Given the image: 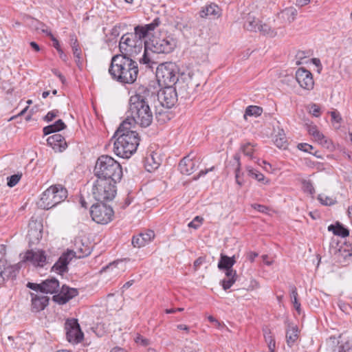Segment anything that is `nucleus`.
I'll use <instances>...</instances> for the list:
<instances>
[{"mask_svg":"<svg viewBox=\"0 0 352 352\" xmlns=\"http://www.w3.org/2000/svg\"><path fill=\"white\" fill-rule=\"evenodd\" d=\"M146 95L148 92H137L131 96L129 100L127 118L124 120L129 122L130 126L135 124L142 127H147L153 121V112L148 104Z\"/></svg>","mask_w":352,"mask_h":352,"instance_id":"f257e3e1","label":"nucleus"},{"mask_svg":"<svg viewBox=\"0 0 352 352\" xmlns=\"http://www.w3.org/2000/svg\"><path fill=\"white\" fill-rule=\"evenodd\" d=\"M130 123L123 121L114 134L117 137L113 144L114 153L122 158H129L140 144L138 133L131 130Z\"/></svg>","mask_w":352,"mask_h":352,"instance_id":"f03ea898","label":"nucleus"},{"mask_svg":"<svg viewBox=\"0 0 352 352\" xmlns=\"http://www.w3.org/2000/svg\"><path fill=\"white\" fill-rule=\"evenodd\" d=\"M109 73L114 80L132 84L138 75V63L131 57L116 54L111 58Z\"/></svg>","mask_w":352,"mask_h":352,"instance_id":"7ed1b4c3","label":"nucleus"},{"mask_svg":"<svg viewBox=\"0 0 352 352\" xmlns=\"http://www.w3.org/2000/svg\"><path fill=\"white\" fill-rule=\"evenodd\" d=\"M175 46L176 42L173 38H155L152 41L151 46L145 43L144 54L139 61L146 67L153 69L157 64L153 60V54H168L175 49Z\"/></svg>","mask_w":352,"mask_h":352,"instance_id":"20e7f679","label":"nucleus"},{"mask_svg":"<svg viewBox=\"0 0 352 352\" xmlns=\"http://www.w3.org/2000/svg\"><path fill=\"white\" fill-rule=\"evenodd\" d=\"M94 175L96 178L120 182L122 177V168L120 163L112 157L101 155L96 161Z\"/></svg>","mask_w":352,"mask_h":352,"instance_id":"39448f33","label":"nucleus"},{"mask_svg":"<svg viewBox=\"0 0 352 352\" xmlns=\"http://www.w3.org/2000/svg\"><path fill=\"white\" fill-rule=\"evenodd\" d=\"M67 197V190L61 185H54L45 190L38 201L39 207L49 210L63 202Z\"/></svg>","mask_w":352,"mask_h":352,"instance_id":"423d86ee","label":"nucleus"},{"mask_svg":"<svg viewBox=\"0 0 352 352\" xmlns=\"http://www.w3.org/2000/svg\"><path fill=\"white\" fill-rule=\"evenodd\" d=\"M118 182L109 179L96 178L92 186L95 199L100 202L111 201L116 195V184Z\"/></svg>","mask_w":352,"mask_h":352,"instance_id":"0eeeda50","label":"nucleus"},{"mask_svg":"<svg viewBox=\"0 0 352 352\" xmlns=\"http://www.w3.org/2000/svg\"><path fill=\"white\" fill-rule=\"evenodd\" d=\"M179 68L172 62L160 64L156 69L157 80L161 87H173L179 81Z\"/></svg>","mask_w":352,"mask_h":352,"instance_id":"6e6552de","label":"nucleus"},{"mask_svg":"<svg viewBox=\"0 0 352 352\" xmlns=\"http://www.w3.org/2000/svg\"><path fill=\"white\" fill-rule=\"evenodd\" d=\"M142 41H138L132 33H126L120 38L119 42L120 55L134 58L142 52Z\"/></svg>","mask_w":352,"mask_h":352,"instance_id":"1a4fd4ad","label":"nucleus"},{"mask_svg":"<svg viewBox=\"0 0 352 352\" xmlns=\"http://www.w3.org/2000/svg\"><path fill=\"white\" fill-rule=\"evenodd\" d=\"M90 213L92 219L97 223L100 224L109 223L112 220L114 214L112 208L104 204L93 205Z\"/></svg>","mask_w":352,"mask_h":352,"instance_id":"9d476101","label":"nucleus"},{"mask_svg":"<svg viewBox=\"0 0 352 352\" xmlns=\"http://www.w3.org/2000/svg\"><path fill=\"white\" fill-rule=\"evenodd\" d=\"M157 98L162 106L170 109L177 102V88H174L173 87H164L158 93Z\"/></svg>","mask_w":352,"mask_h":352,"instance_id":"9b49d317","label":"nucleus"},{"mask_svg":"<svg viewBox=\"0 0 352 352\" xmlns=\"http://www.w3.org/2000/svg\"><path fill=\"white\" fill-rule=\"evenodd\" d=\"M65 330L67 339L69 342L76 344L82 341L83 333L77 320L74 318L67 320L65 323Z\"/></svg>","mask_w":352,"mask_h":352,"instance_id":"f8f14e48","label":"nucleus"},{"mask_svg":"<svg viewBox=\"0 0 352 352\" xmlns=\"http://www.w3.org/2000/svg\"><path fill=\"white\" fill-rule=\"evenodd\" d=\"M174 88H177L179 94L182 98H187L190 96L193 92L195 85L192 83L191 78L189 75L182 74L179 81L174 85Z\"/></svg>","mask_w":352,"mask_h":352,"instance_id":"ddd939ff","label":"nucleus"},{"mask_svg":"<svg viewBox=\"0 0 352 352\" xmlns=\"http://www.w3.org/2000/svg\"><path fill=\"white\" fill-rule=\"evenodd\" d=\"M78 294L77 289L63 285L59 293L53 296L52 300L58 305H65Z\"/></svg>","mask_w":352,"mask_h":352,"instance_id":"4468645a","label":"nucleus"},{"mask_svg":"<svg viewBox=\"0 0 352 352\" xmlns=\"http://www.w3.org/2000/svg\"><path fill=\"white\" fill-rule=\"evenodd\" d=\"M296 79L299 85L307 90H311L314 86L312 74L305 68H299L296 72Z\"/></svg>","mask_w":352,"mask_h":352,"instance_id":"2eb2a0df","label":"nucleus"},{"mask_svg":"<svg viewBox=\"0 0 352 352\" xmlns=\"http://www.w3.org/2000/svg\"><path fill=\"white\" fill-rule=\"evenodd\" d=\"M22 261H29L35 266L43 267L46 263V256L43 250H29L22 258Z\"/></svg>","mask_w":352,"mask_h":352,"instance_id":"dca6fc26","label":"nucleus"},{"mask_svg":"<svg viewBox=\"0 0 352 352\" xmlns=\"http://www.w3.org/2000/svg\"><path fill=\"white\" fill-rule=\"evenodd\" d=\"M74 255L72 251H67L63 253L54 263L52 270L59 274L66 272L67 271V265L74 258Z\"/></svg>","mask_w":352,"mask_h":352,"instance_id":"f3484780","label":"nucleus"},{"mask_svg":"<svg viewBox=\"0 0 352 352\" xmlns=\"http://www.w3.org/2000/svg\"><path fill=\"white\" fill-rule=\"evenodd\" d=\"M336 258L343 265L352 262V243H345L336 253Z\"/></svg>","mask_w":352,"mask_h":352,"instance_id":"a211bd4d","label":"nucleus"},{"mask_svg":"<svg viewBox=\"0 0 352 352\" xmlns=\"http://www.w3.org/2000/svg\"><path fill=\"white\" fill-rule=\"evenodd\" d=\"M197 162L194 160V157L188 155L184 157L179 164V170L183 175H190L197 168Z\"/></svg>","mask_w":352,"mask_h":352,"instance_id":"6ab92c4d","label":"nucleus"},{"mask_svg":"<svg viewBox=\"0 0 352 352\" xmlns=\"http://www.w3.org/2000/svg\"><path fill=\"white\" fill-rule=\"evenodd\" d=\"M299 338V329L296 324L289 321L286 322L285 339L288 346H294Z\"/></svg>","mask_w":352,"mask_h":352,"instance_id":"aec40b11","label":"nucleus"},{"mask_svg":"<svg viewBox=\"0 0 352 352\" xmlns=\"http://www.w3.org/2000/svg\"><path fill=\"white\" fill-rule=\"evenodd\" d=\"M32 301V311L39 312L43 310L48 305L49 298L43 294H30Z\"/></svg>","mask_w":352,"mask_h":352,"instance_id":"412c9836","label":"nucleus"},{"mask_svg":"<svg viewBox=\"0 0 352 352\" xmlns=\"http://www.w3.org/2000/svg\"><path fill=\"white\" fill-rule=\"evenodd\" d=\"M235 255L232 257H229L223 254L220 256V259L218 263V268L221 270H226V276L230 275L231 273L234 274V271L232 269L233 265L236 263Z\"/></svg>","mask_w":352,"mask_h":352,"instance_id":"4be33fe9","label":"nucleus"},{"mask_svg":"<svg viewBox=\"0 0 352 352\" xmlns=\"http://www.w3.org/2000/svg\"><path fill=\"white\" fill-rule=\"evenodd\" d=\"M18 270L16 267L9 265L6 261L0 260V284L10 277L16 276Z\"/></svg>","mask_w":352,"mask_h":352,"instance_id":"5701e85b","label":"nucleus"},{"mask_svg":"<svg viewBox=\"0 0 352 352\" xmlns=\"http://www.w3.org/2000/svg\"><path fill=\"white\" fill-rule=\"evenodd\" d=\"M296 15V9L294 7H289L278 13L277 19L282 24H289L295 20Z\"/></svg>","mask_w":352,"mask_h":352,"instance_id":"b1692460","label":"nucleus"},{"mask_svg":"<svg viewBox=\"0 0 352 352\" xmlns=\"http://www.w3.org/2000/svg\"><path fill=\"white\" fill-rule=\"evenodd\" d=\"M47 142L53 149L60 152L65 150L67 146L65 138L59 133H56L48 137Z\"/></svg>","mask_w":352,"mask_h":352,"instance_id":"393cba45","label":"nucleus"},{"mask_svg":"<svg viewBox=\"0 0 352 352\" xmlns=\"http://www.w3.org/2000/svg\"><path fill=\"white\" fill-rule=\"evenodd\" d=\"M154 237V232L153 230H147L146 232L134 236L132 239V244L135 248H139L149 243Z\"/></svg>","mask_w":352,"mask_h":352,"instance_id":"a878e982","label":"nucleus"},{"mask_svg":"<svg viewBox=\"0 0 352 352\" xmlns=\"http://www.w3.org/2000/svg\"><path fill=\"white\" fill-rule=\"evenodd\" d=\"M74 254V258H83L91 254V248L87 244L85 245L81 240L75 241V250H71Z\"/></svg>","mask_w":352,"mask_h":352,"instance_id":"bb28decb","label":"nucleus"},{"mask_svg":"<svg viewBox=\"0 0 352 352\" xmlns=\"http://www.w3.org/2000/svg\"><path fill=\"white\" fill-rule=\"evenodd\" d=\"M59 281L56 278H47L42 282V293L56 294L59 290Z\"/></svg>","mask_w":352,"mask_h":352,"instance_id":"cd10ccee","label":"nucleus"},{"mask_svg":"<svg viewBox=\"0 0 352 352\" xmlns=\"http://www.w3.org/2000/svg\"><path fill=\"white\" fill-rule=\"evenodd\" d=\"M70 44L72 48L74 56L75 58V62L76 63L78 67L80 68L82 66V52L75 35L70 36Z\"/></svg>","mask_w":352,"mask_h":352,"instance_id":"c85d7f7f","label":"nucleus"},{"mask_svg":"<svg viewBox=\"0 0 352 352\" xmlns=\"http://www.w3.org/2000/svg\"><path fill=\"white\" fill-rule=\"evenodd\" d=\"M28 338H31V336L30 334L27 333H21L20 335L15 338L14 345L13 346V347L25 348L27 345L32 344L34 342L32 339L31 340L25 341L26 340H28ZM8 339L9 340H14L12 336H8Z\"/></svg>","mask_w":352,"mask_h":352,"instance_id":"c756f323","label":"nucleus"},{"mask_svg":"<svg viewBox=\"0 0 352 352\" xmlns=\"http://www.w3.org/2000/svg\"><path fill=\"white\" fill-rule=\"evenodd\" d=\"M40 227V226H37L36 223H34V227L30 226L27 235L30 243H36L42 238V232Z\"/></svg>","mask_w":352,"mask_h":352,"instance_id":"7c9ffc66","label":"nucleus"},{"mask_svg":"<svg viewBox=\"0 0 352 352\" xmlns=\"http://www.w3.org/2000/svg\"><path fill=\"white\" fill-rule=\"evenodd\" d=\"M219 14V8L214 3H210L203 7L199 12V15L201 18H206L210 16H217Z\"/></svg>","mask_w":352,"mask_h":352,"instance_id":"2f4dec72","label":"nucleus"},{"mask_svg":"<svg viewBox=\"0 0 352 352\" xmlns=\"http://www.w3.org/2000/svg\"><path fill=\"white\" fill-rule=\"evenodd\" d=\"M66 127L65 124L62 120H58L53 124L45 126L43 129L45 135H49L52 133L59 131L64 129Z\"/></svg>","mask_w":352,"mask_h":352,"instance_id":"473e14b6","label":"nucleus"},{"mask_svg":"<svg viewBox=\"0 0 352 352\" xmlns=\"http://www.w3.org/2000/svg\"><path fill=\"white\" fill-rule=\"evenodd\" d=\"M328 230L329 231H332L335 235L340 236L342 237L347 236L349 234V230L345 228L340 223H337L336 225H330L328 227Z\"/></svg>","mask_w":352,"mask_h":352,"instance_id":"72a5a7b5","label":"nucleus"},{"mask_svg":"<svg viewBox=\"0 0 352 352\" xmlns=\"http://www.w3.org/2000/svg\"><path fill=\"white\" fill-rule=\"evenodd\" d=\"M274 144L280 148H286L287 142L283 130H279L278 134L274 138Z\"/></svg>","mask_w":352,"mask_h":352,"instance_id":"f704fd0d","label":"nucleus"},{"mask_svg":"<svg viewBox=\"0 0 352 352\" xmlns=\"http://www.w3.org/2000/svg\"><path fill=\"white\" fill-rule=\"evenodd\" d=\"M263 335L265 342L267 343L270 351L274 352V349H275L276 343L275 340L273 336L272 335L270 329L267 327L263 329Z\"/></svg>","mask_w":352,"mask_h":352,"instance_id":"c9c22d12","label":"nucleus"},{"mask_svg":"<svg viewBox=\"0 0 352 352\" xmlns=\"http://www.w3.org/2000/svg\"><path fill=\"white\" fill-rule=\"evenodd\" d=\"M237 278L236 272L234 274L231 273L230 275L226 276V278L221 280V283L224 290L230 289L236 282Z\"/></svg>","mask_w":352,"mask_h":352,"instance_id":"e433bc0d","label":"nucleus"},{"mask_svg":"<svg viewBox=\"0 0 352 352\" xmlns=\"http://www.w3.org/2000/svg\"><path fill=\"white\" fill-rule=\"evenodd\" d=\"M133 36L138 40L142 41V45L143 46L144 41V39L147 37L148 33L144 30L142 25H137L134 28V32H131Z\"/></svg>","mask_w":352,"mask_h":352,"instance_id":"4c0bfd02","label":"nucleus"},{"mask_svg":"<svg viewBox=\"0 0 352 352\" xmlns=\"http://www.w3.org/2000/svg\"><path fill=\"white\" fill-rule=\"evenodd\" d=\"M289 290H290L291 300L294 305V307L298 312H300V304L297 300V296H298L297 289L294 285H289Z\"/></svg>","mask_w":352,"mask_h":352,"instance_id":"58836bf2","label":"nucleus"},{"mask_svg":"<svg viewBox=\"0 0 352 352\" xmlns=\"http://www.w3.org/2000/svg\"><path fill=\"white\" fill-rule=\"evenodd\" d=\"M234 160L236 161L237 166L235 169V179L236 184L241 186L243 184V180L241 179L240 177V171H241V162H240V155L239 154H235L234 155Z\"/></svg>","mask_w":352,"mask_h":352,"instance_id":"ea45409f","label":"nucleus"},{"mask_svg":"<svg viewBox=\"0 0 352 352\" xmlns=\"http://www.w3.org/2000/svg\"><path fill=\"white\" fill-rule=\"evenodd\" d=\"M262 108L257 106H249L247 107L245 114L243 116L245 119H247V116H260L262 113Z\"/></svg>","mask_w":352,"mask_h":352,"instance_id":"a19ab883","label":"nucleus"},{"mask_svg":"<svg viewBox=\"0 0 352 352\" xmlns=\"http://www.w3.org/2000/svg\"><path fill=\"white\" fill-rule=\"evenodd\" d=\"M313 138L320 144L329 148L331 144V141L329 140L320 131H318Z\"/></svg>","mask_w":352,"mask_h":352,"instance_id":"79ce46f5","label":"nucleus"},{"mask_svg":"<svg viewBox=\"0 0 352 352\" xmlns=\"http://www.w3.org/2000/svg\"><path fill=\"white\" fill-rule=\"evenodd\" d=\"M258 31L263 35L269 36H274L276 35V32L265 23L262 24L260 23Z\"/></svg>","mask_w":352,"mask_h":352,"instance_id":"37998d69","label":"nucleus"},{"mask_svg":"<svg viewBox=\"0 0 352 352\" xmlns=\"http://www.w3.org/2000/svg\"><path fill=\"white\" fill-rule=\"evenodd\" d=\"M260 23L261 22L258 20H256L254 19L251 20L250 17H249L248 20L245 24V27L249 31L257 32Z\"/></svg>","mask_w":352,"mask_h":352,"instance_id":"c03bdc74","label":"nucleus"},{"mask_svg":"<svg viewBox=\"0 0 352 352\" xmlns=\"http://www.w3.org/2000/svg\"><path fill=\"white\" fill-rule=\"evenodd\" d=\"M241 149L245 156L250 158L253 157L254 148L253 146L250 143H247L243 145Z\"/></svg>","mask_w":352,"mask_h":352,"instance_id":"a18cd8bd","label":"nucleus"},{"mask_svg":"<svg viewBox=\"0 0 352 352\" xmlns=\"http://www.w3.org/2000/svg\"><path fill=\"white\" fill-rule=\"evenodd\" d=\"M160 23V19L156 18L153 21L152 23H151L149 24L144 25H142V27L148 34L149 32L153 31L157 26H159Z\"/></svg>","mask_w":352,"mask_h":352,"instance_id":"49530a36","label":"nucleus"},{"mask_svg":"<svg viewBox=\"0 0 352 352\" xmlns=\"http://www.w3.org/2000/svg\"><path fill=\"white\" fill-rule=\"evenodd\" d=\"M32 26L36 30H41L43 32L45 33L47 35H48L49 32H51L50 31H48V30L46 28L45 25L43 23H41L40 21L37 20H33L32 23Z\"/></svg>","mask_w":352,"mask_h":352,"instance_id":"de8ad7c7","label":"nucleus"},{"mask_svg":"<svg viewBox=\"0 0 352 352\" xmlns=\"http://www.w3.org/2000/svg\"><path fill=\"white\" fill-rule=\"evenodd\" d=\"M21 177V174H14L13 175H11L10 177H8L7 178L8 179V186L9 187H14V186H16L18 182L20 181V179Z\"/></svg>","mask_w":352,"mask_h":352,"instance_id":"09e8293b","label":"nucleus"},{"mask_svg":"<svg viewBox=\"0 0 352 352\" xmlns=\"http://www.w3.org/2000/svg\"><path fill=\"white\" fill-rule=\"evenodd\" d=\"M204 221V219L199 216L195 217L192 221H191L188 224V226L189 228H192L194 229H197L199 228V226L202 224V222Z\"/></svg>","mask_w":352,"mask_h":352,"instance_id":"8fccbe9b","label":"nucleus"},{"mask_svg":"<svg viewBox=\"0 0 352 352\" xmlns=\"http://www.w3.org/2000/svg\"><path fill=\"white\" fill-rule=\"evenodd\" d=\"M336 352H352V343L346 342L338 345Z\"/></svg>","mask_w":352,"mask_h":352,"instance_id":"3c124183","label":"nucleus"},{"mask_svg":"<svg viewBox=\"0 0 352 352\" xmlns=\"http://www.w3.org/2000/svg\"><path fill=\"white\" fill-rule=\"evenodd\" d=\"M318 199L324 206H331L335 204V201L332 198L323 195H319Z\"/></svg>","mask_w":352,"mask_h":352,"instance_id":"603ef678","label":"nucleus"},{"mask_svg":"<svg viewBox=\"0 0 352 352\" xmlns=\"http://www.w3.org/2000/svg\"><path fill=\"white\" fill-rule=\"evenodd\" d=\"M302 188L305 192L313 195L315 192V189L310 181L304 180L302 182Z\"/></svg>","mask_w":352,"mask_h":352,"instance_id":"864d4df0","label":"nucleus"},{"mask_svg":"<svg viewBox=\"0 0 352 352\" xmlns=\"http://www.w3.org/2000/svg\"><path fill=\"white\" fill-rule=\"evenodd\" d=\"M175 27L179 30H183L188 28L187 21H184L182 18L177 17L175 20Z\"/></svg>","mask_w":352,"mask_h":352,"instance_id":"5fc2aeb1","label":"nucleus"},{"mask_svg":"<svg viewBox=\"0 0 352 352\" xmlns=\"http://www.w3.org/2000/svg\"><path fill=\"white\" fill-rule=\"evenodd\" d=\"M135 342L141 346H146L150 344L149 340L144 338L141 335H137V336L135 338Z\"/></svg>","mask_w":352,"mask_h":352,"instance_id":"6e6d98bb","label":"nucleus"},{"mask_svg":"<svg viewBox=\"0 0 352 352\" xmlns=\"http://www.w3.org/2000/svg\"><path fill=\"white\" fill-rule=\"evenodd\" d=\"M297 147L299 150L307 153H311V150L314 148L311 145L307 143H300L298 144Z\"/></svg>","mask_w":352,"mask_h":352,"instance_id":"4d7b16f0","label":"nucleus"},{"mask_svg":"<svg viewBox=\"0 0 352 352\" xmlns=\"http://www.w3.org/2000/svg\"><path fill=\"white\" fill-rule=\"evenodd\" d=\"M58 111L57 110H53L51 111H49L47 115L44 117V120L46 122H51L53 119H54L58 115Z\"/></svg>","mask_w":352,"mask_h":352,"instance_id":"13d9d810","label":"nucleus"},{"mask_svg":"<svg viewBox=\"0 0 352 352\" xmlns=\"http://www.w3.org/2000/svg\"><path fill=\"white\" fill-rule=\"evenodd\" d=\"M27 287L34 291L38 292L40 291L42 292V283L40 284L34 283H28L27 284Z\"/></svg>","mask_w":352,"mask_h":352,"instance_id":"bf43d9fd","label":"nucleus"},{"mask_svg":"<svg viewBox=\"0 0 352 352\" xmlns=\"http://www.w3.org/2000/svg\"><path fill=\"white\" fill-rule=\"evenodd\" d=\"M320 109L316 104H313L311 106L310 113L315 117H319Z\"/></svg>","mask_w":352,"mask_h":352,"instance_id":"052dcab7","label":"nucleus"},{"mask_svg":"<svg viewBox=\"0 0 352 352\" xmlns=\"http://www.w3.org/2000/svg\"><path fill=\"white\" fill-rule=\"evenodd\" d=\"M252 206L254 209L262 213H266L268 210L267 207L263 205L254 204Z\"/></svg>","mask_w":352,"mask_h":352,"instance_id":"680f3d73","label":"nucleus"},{"mask_svg":"<svg viewBox=\"0 0 352 352\" xmlns=\"http://www.w3.org/2000/svg\"><path fill=\"white\" fill-rule=\"evenodd\" d=\"M208 320L214 324V326L218 329L223 327L224 325L221 324L219 320L212 316H209L208 318Z\"/></svg>","mask_w":352,"mask_h":352,"instance_id":"e2e57ef3","label":"nucleus"},{"mask_svg":"<svg viewBox=\"0 0 352 352\" xmlns=\"http://www.w3.org/2000/svg\"><path fill=\"white\" fill-rule=\"evenodd\" d=\"M118 262H113L112 263H110L109 265H107L106 267H103L102 270V272H114V270L117 267V265H118Z\"/></svg>","mask_w":352,"mask_h":352,"instance_id":"0e129e2a","label":"nucleus"},{"mask_svg":"<svg viewBox=\"0 0 352 352\" xmlns=\"http://www.w3.org/2000/svg\"><path fill=\"white\" fill-rule=\"evenodd\" d=\"M246 170L248 173V175L254 178L255 179L256 178L257 174L260 173L258 171L254 170L251 166H247Z\"/></svg>","mask_w":352,"mask_h":352,"instance_id":"69168bd1","label":"nucleus"},{"mask_svg":"<svg viewBox=\"0 0 352 352\" xmlns=\"http://www.w3.org/2000/svg\"><path fill=\"white\" fill-rule=\"evenodd\" d=\"M48 36L51 37L52 41H53V46L57 50V51H59V50H62L60 48L58 41L52 35L51 32L48 33Z\"/></svg>","mask_w":352,"mask_h":352,"instance_id":"338daca9","label":"nucleus"},{"mask_svg":"<svg viewBox=\"0 0 352 352\" xmlns=\"http://www.w3.org/2000/svg\"><path fill=\"white\" fill-rule=\"evenodd\" d=\"M331 116L333 121H335L338 123H340L341 122L342 118L340 115L336 111H331Z\"/></svg>","mask_w":352,"mask_h":352,"instance_id":"774afa93","label":"nucleus"}]
</instances>
